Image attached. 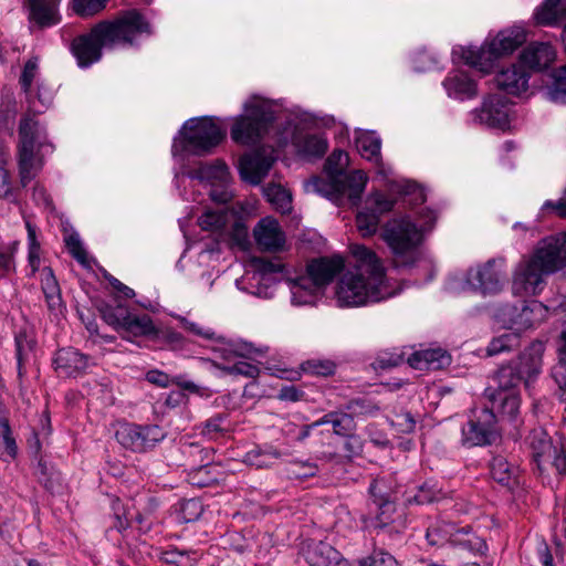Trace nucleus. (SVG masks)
<instances>
[{
	"label": "nucleus",
	"instance_id": "4468645a",
	"mask_svg": "<svg viewBox=\"0 0 566 566\" xmlns=\"http://www.w3.org/2000/svg\"><path fill=\"white\" fill-rule=\"evenodd\" d=\"M527 444L537 469L543 472L547 464L553 465L559 474H566V443L554 444L548 433L537 428L530 432Z\"/></svg>",
	"mask_w": 566,
	"mask_h": 566
},
{
	"label": "nucleus",
	"instance_id": "e433bc0d",
	"mask_svg": "<svg viewBox=\"0 0 566 566\" xmlns=\"http://www.w3.org/2000/svg\"><path fill=\"white\" fill-rule=\"evenodd\" d=\"M41 287L49 308L51 311L57 310L62 304V298L59 283L51 268L42 270Z\"/></svg>",
	"mask_w": 566,
	"mask_h": 566
},
{
	"label": "nucleus",
	"instance_id": "ddd939ff",
	"mask_svg": "<svg viewBox=\"0 0 566 566\" xmlns=\"http://www.w3.org/2000/svg\"><path fill=\"white\" fill-rule=\"evenodd\" d=\"M496 409L482 407L473 409L469 420L461 428V444L465 448L492 444L499 437Z\"/></svg>",
	"mask_w": 566,
	"mask_h": 566
},
{
	"label": "nucleus",
	"instance_id": "09e8293b",
	"mask_svg": "<svg viewBox=\"0 0 566 566\" xmlns=\"http://www.w3.org/2000/svg\"><path fill=\"white\" fill-rule=\"evenodd\" d=\"M441 491L436 488L433 484L424 483L422 484L418 492L407 499L408 504H428L434 501H438L441 495Z\"/></svg>",
	"mask_w": 566,
	"mask_h": 566
},
{
	"label": "nucleus",
	"instance_id": "49530a36",
	"mask_svg": "<svg viewBox=\"0 0 566 566\" xmlns=\"http://www.w3.org/2000/svg\"><path fill=\"white\" fill-rule=\"evenodd\" d=\"M359 566H400L394 555L382 548H375L368 556L358 559Z\"/></svg>",
	"mask_w": 566,
	"mask_h": 566
},
{
	"label": "nucleus",
	"instance_id": "864d4df0",
	"mask_svg": "<svg viewBox=\"0 0 566 566\" xmlns=\"http://www.w3.org/2000/svg\"><path fill=\"white\" fill-rule=\"evenodd\" d=\"M102 315L104 321L114 326L116 329H122L124 323L126 322V317H128L129 313L126 308L122 306L112 307L106 306L102 310Z\"/></svg>",
	"mask_w": 566,
	"mask_h": 566
},
{
	"label": "nucleus",
	"instance_id": "20e7f679",
	"mask_svg": "<svg viewBox=\"0 0 566 566\" xmlns=\"http://www.w3.org/2000/svg\"><path fill=\"white\" fill-rule=\"evenodd\" d=\"M348 164L347 153L336 149L326 160L325 169L328 180L319 177L313 178L306 185L307 189H312L336 205H343L347 199L352 206H357L367 184V176L361 170L345 172L344 168Z\"/></svg>",
	"mask_w": 566,
	"mask_h": 566
},
{
	"label": "nucleus",
	"instance_id": "ea45409f",
	"mask_svg": "<svg viewBox=\"0 0 566 566\" xmlns=\"http://www.w3.org/2000/svg\"><path fill=\"white\" fill-rule=\"evenodd\" d=\"M263 193L274 208L282 212H290L292 209L291 193L279 184H269L263 188Z\"/></svg>",
	"mask_w": 566,
	"mask_h": 566
},
{
	"label": "nucleus",
	"instance_id": "5701e85b",
	"mask_svg": "<svg viewBox=\"0 0 566 566\" xmlns=\"http://www.w3.org/2000/svg\"><path fill=\"white\" fill-rule=\"evenodd\" d=\"M449 97L464 101L478 95L476 83L467 71L454 70L449 72L442 82Z\"/></svg>",
	"mask_w": 566,
	"mask_h": 566
},
{
	"label": "nucleus",
	"instance_id": "de8ad7c7",
	"mask_svg": "<svg viewBox=\"0 0 566 566\" xmlns=\"http://www.w3.org/2000/svg\"><path fill=\"white\" fill-rule=\"evenodd\" d=\"M301 368L306 374L326 377L335 373L336 365L329 359H308Z\"/></svg>",
	"mask_w": 566,
	"mask_h": 566
},
{
	"label": "nucleus",
	"instance_id": "393cba45",
	"mask_svg": "<svg viewBox=\"0 0 566 566\" xmlns=\"http://www.w3.org/2000/svg\"><path fill=\"white\" fill-rule=\"evenodd\" d=\"M303 556L310 566H331L339 559V552L323 541H308L303 547Z\"/></svg>",
	"mask_w": 566,
	"mask_h": 566
},
{
	"label": "nucleus",
	"instance_id": "72a5a7b5",
	"mask_svg": "<svg viewBox=\"0 0 566 566\" xmlns=\"http://www.w3.org/2000/svg\"><path fill=\"white\" fill-rule=\"evenodd\" d=\"M120 331L123 332L124 338L130 339L132 336L153 335L156 332V327L149 316H132L129 314Z\"/></svg>",
	"mask_w": 566,
	"mask_h": 566
},
{
	"label": "nucleus",
	"instance_id": "338daca9",
	"mask_svg": "<svg viewBox=\"0 0 566 566\" xmlns=\"http://www.w3.org/2000/svg\"><path fill=\"white\" fill-rule=\"evenodd\" d=\"M224 421V417L222 415H216L214 417L208 419L202 428V433L205 436L212 437L216 433H219L223 430L222 423Z\"/></svg>",
	"mask_w": 566,
	"mask_h": 566
},
{
	"label": "nucleus",
	"instance_id": "4be33fe9",
	"mask_svg": "<svg viewBox=\"0 0 566 566\" xmlns=\"http://www.w3.org/2000/svg\"><path fill=\"white\" fill-rule=\"evenodd\" d=\"M528 81L530 73L521 63L501 70L495 76L497 87L515 96L527 91Z\"/></svg>",
	"mask_w": 566,
	"mask_h": 566
},
{
	"label": "nucleus",
	"instance_id": "b1692460",
	"mask_svg": "<svg viewBox=\"0 0 566 566\" xmlns=\"http://www.w3.org/2000/svg\"><path fill=\"white\" fill-rule=\"evenodd\" d=\"M556 52L547 42L528 44L521 53L520 62L524 67L541 71L548 67L555 60Z\"/></svg>",
	"mask_w": 566,
	"mask_h": 566
},
{
	"label": "nucleus",
	"instance_id": "69168bd1",
	"mask_svg": "<svg viewBox=\"0 0 566 566\" xmlns=\"http://www.w3.org/2000/svg\"><path fill=\"white\" fill-rule=\"evenodd\" d=\"M304 392L293 385L284 386L280 389L277 398L283 401L296 402L302 400Z\"/></svg>",
	"mask_w": 566,
	"mask_h": 566
},
{
	"label": "nucleus",
	"instance_id": "f03ea898",
	"mask_svg": "<svg viewBox=\"0 0 566 566\" xmlns=\"http://www.w3.org/2000/svg\"><path fill=\"white\" fill-rule=\"evenodd\" d=\"M153 34L151 24L136 9L120 12L113 21L97 23L88 33L76 36L71 50L81 67H87L102 57L104 46L134 44L142 35Z\"/></svg>",
	"mask_w": 566,
	"mask_h": 566
},
{
	"label": "nucleus",
	"instance_id": "cd10ccee",
	"mask_svg": "<svg viewBox=\"0 0 566 566\" xmlns=\"http://www.w3.org/2000/svg\"><path fill=\"white\" fill-rule=\"evenodd\" d=\"M377 507L376 515L365 520L366 526L376 531L379 535L388 533L389 537L398 535L399 532L394 530V514L396 513V503L375 504Z\"/></svg>",
	"mask_w": 566,
	"mask_h": 566
},
{
	"label": "nucleus",
	"instance_id": "8fccbe9b",
	"mask_svg": "<svg viewBox=\"0 0 566 566\" xmlns=\"http://www.w3.org/2000/svg\"><path fill=\"white\" fill-rule=\"evenodd\" d=\"M107 1L108 0H73V10L80 17H92L103 10Z\"/></svg>",
	"mask_w": 566,
	"mask_h": 566
},
{
	"label": "nucleus",
	"instance_id": "9b49d317",
	"mask_svg": "<svg viewBox=\"0 0 566 566\" xmlns=\"http://www.w3.org/2000/svg\"><path fill=\"white\" fill-rule=\"evenodd\" d=\"M180 140L175 138L171 151L174 156L188 153L205 156L224 138L221 128L208 117L188 119L179 132Z\"/></svg>",
	"mask_w": 566,
	"mask_h": 566
},
{
	"label": "nucleus",
	"instance_id": "79ce46f5",
	"mask_svg": "<svg viewBox=\"0 0 566 566\" xmlns=\"http://www.w3.org/2000/svg\"><path fill=\"white\" fill-rule=\"evenodd\" d=\"M492 478L503 485H509L516 474V468L511 465L502 455H496L490 463Z\"/></svg>",
	"mask_w": 566,
	"mask_h": 566
},
{
	"label": "nucleus",
	"instance_id": "1a4fd4ad",
	"mask_svg": "<svg viewBox=\"0 0 566 566\" xmlns=\"http://www.w3.org/2000/svg\"><path fill=\"white\" fill-rule=\"evenodd\" d=\"M345 268L339 255L319 258L307 265V274L291 281L292 303L294 305L314 304L322 287L329 284Z\"/></svg>",
	"mask_w": 566,
	"mask_h": 566
},
{
	"label": "nucleus",
	"instance_id": "7c9ffc66",
	"mask_svg": "<svg viewBox=\"0 0 566 566\" xmlns=\"http://www.w3.org/2000/svg\"><path fill=\"white\" fill-rule=\"evenodd\" d=\"M566 17V7L562 0H545L534 12L538 25H556Z\"/></svg>",
	"mask_w": 566,
	"mask_h": 566
},
{
	"label": "nucleus",
	"instance_id": "a18cd8bd",
	"mask_svg": "<svg viewBox=\"0 0 566 566\" xmlns=\"http://www.w3.org/2000/svg\"><path fill=\"white\" fill-rule=\"evenodd\" d=\"M228 214L223 209L207 210L198 220L199 226L206 231H219L227 223Z\"/></svg>",
	"mask_w": 566,
	"mask_h": 566
},
{
	"label": "nucleus",
	"instance_id": "f8f14e48",
	"mask_svg": "<svg viewBox=\"0 0 566 566\" xmlns=\"http://www.w3.org/2000/svg\"><path fill=\"white\" fill-rule=\"evenodd\" d=\"M548 307L542 302L532 300L522 306L501 304L494 312V318L503 327L514 333L525 332L541 325L548 317Z\"/></svg>",
	"mask_w": 566,
	"mask_h": 566
},
{
	"label": "nucleus",
	"instance_id": "6e6d98bb",
	"mask_svg": "<svg viewBox=\"0 0 566 566\" xmlns=\"http://www.w3.org/2000/svg\"><path fill=\"white\" fill-rule=\"evenodd\" d=\"M395 201L387 196L376 192L367 201V207L371 211H376L379 218L389 212L394 208Z\"/></svg>",
	"mask_w": 566,
	"mask_h": 566
},
{
	"label": "nucleus",
	"instance_id": "0e129e2a",
	"mask_svg": "<svg viewBox=\"0 0 566 566\" xmlns=\"http://www.w3.org/2000/svg\"><path fill=\"white\" fill-rule=\"evenodd\" d=\"M146 380L159 387L167 388L171 385L172 377L164 371L153 369L146 374Z\"/></svg>",
	"mask_w": 566,
	"mask_h": 566
},
{
	"label": "nucleus",
	"instance_id": "473e14b6",
	"mask_svg": "<svg viewBox=\"0 0 566 566\" xmlns=\"http://www.w3.org/2000/svg\"><path fill=\"white\" fill-rule=\"evenodd\" d=\"M192 179L207 181L211 185L216 182H224L229 179V170L226 164L214 161L213 164H205L190 174Z\"/></svg>",
	"mask_w": 566,
	"mask_h": 566
},
{
	"label": "nucleus",
	"instance_id": "4c0bfd02",
	"mask_svg": "<svg viewBox=\"0 0 566 566\" xmlns=\"http://www.w3.org/2000/svg\"><path fill=\"white\" fill-rule=\"evenodd\" d=\"M20 242L17 240L10 242L0 241V280L8 279L17 271L15 254L18 253Z\"/></svg>",
	"mask_w": 566,
	"mask_h": 566
},
{
	"label": "nucleus",
	"instance_id": "f3484780",
	"mask_svg": "<svg viewBox=\"0 0 566 566\" xmlns=\"http://www.w3.org/2000/svg\"><path fill=\"white\" fill-rule=\"evenodd\" d=\"M276 158L273 153L255 150L244 154L239 159V172L243 181L256 186L268 176Z\"/></svg>",
	"mask_w": 566,
	"mask_h": 566
},
{
	"label": "nucleus",
	"instance_id": "052dcab7",
	"mask_svg": "<svg viewBox=\"0 0 566 566\" xmlns=\"http://www.w3.org/2000/svg\"><path fill=\"white\" fill-rule=\"evenodd\" d=\"M210 198L217 203H227L232 199V191L228 187V181L216 182L211 185L209 191Z\"/></svg>",
	"mask_w": 566,
	"mask_h": 566
},
{
	"label": "nucleus",
	"instance_id": "13d9d810",
	"mask_svg": "<svg viewBox=\"0 0 566 566\" xmlns=\"http://www.w3.org/2000/svg\"><path fill=\"white\" fill-rule=\"evenodd\" d=\"M405 360L401 353H382L374 361L376 369H390L399 366Z\"/></svg>",
	"mask_w": 566,
	"mask_h": 566
},
{
	"label": "nucleus",
	"instance_id": "0eeeda50",
	"mask_svg": "<svg viewBox=\"0 0 566 566\" xmlns=\"http://www.w3.org/2000/svg\"><path fill=\"white\" fill-rule=\"evenodd\" d=\"M524 378L518 373L515 360L501 365L491 377L484 397L503 418L516 420L521 406L520 385Z\"/></svg>",
	"mask_w": 566,
	"mask_h": 566
},
{
	"label": "nucleus",
	"instance_id": "f704fd0d",
	"mask_svg": "<svg viewBox=\"0 0 566 566\" xmlns=\"http://www.w3.org/2000/svg\"><path fill=\"white\" fill-rule=\"evenodd\" d=\"M521 345L517 333H503L493 337L485 348V355L489 357L499 356L517 349Z\"/></svg>",
	"mask_w": 566,
	"mask_h": 566
},
{
	"label": "nucleus",
	"instance_id": "603ef678",
	"mask_svg": "<svg viewBox=\"0 0 566 566\" xmlns=\"http://www.w3.org/2000/svg\"><path fill=\"white\" fill-rule=\"evenodd\" d=\"M15 355L18 360L19 371L22 368V364L32 352L34 342L27 335L25 332H20L15 335Z\"/></svg>",
	"mask_w": 566,
	"mask_h": 566
},
{
	"label": "nucleus",
	"instance_id": "37998d69",
	"mask_svg": "<svg viewBox=\"0 0 566 566\" xmlns=\"http://www.w3.org/2000/svg\"><path fill=\"white\" fill-rule=\"evenodd\" d=\"M557 364L552 369V377L562 390L566 389V329L560 334L557 345Z\"/></svg>",
	"mask_w": 566,
	"mask_h": 566
},
{
	"label": "nucleus",
	"instance_id": "c85d7f7f",
	"mask_svg": "<svg viewBox=\"0 0 566 566\" xmlns=\"http://www.w3.org/2000/svg\"><path fill=\"white\" fill-rule=\"evenodd\" d=\"M318 423L321 426L331 424L335 434L356 441V437L353 434L356 429V422L354 417L347 412L331 411L321 417Z\"/></svg>",
	"mask_w": 566,
	"mask_h": 566
},
{
	"label": "nucleus",
	"instance_id": "4d7b16f0",
	"mask_svg": "<svg viewBox=\"0 0 566 566\" xmlns=\"http://www.w3.org/2000/svg\"><path fill=\"white\" fill-rule=\"evenodd\" d=\"M38 74V60L30 59L25 62L22 74L20 76V85L24 93L29 94L32 83Z\"/></svg>",
	"mask_w": 566,
	"mask_h": 566
},
{
	"label": "nucleus",
	"instance_id": "3c124183",
	"mask_svg": "<svg viewBox=\"0 0 566 566\" xmlns=\"http://www.w3.org/2000/svg\"><path fill=\"white\" fill-rule=\"evenodd\" d=\"M217 367L228 375H241L248 378H256L260 374V369L256 365L243 360L228 366L217 365Z\"/></svg>",
	"mask_w": 566,
	"mask_h": 566
},
{
	"label": "nucleus",
	"instance_id": "bb28decb",
	"mask_svg": "<svg viewBox=\"0 0 566 566\" xmlns=\"http://www.w3.org/2000/svg\"><path fill=\"white\" fill-rule=\"evenodd\" d=\"M408 363L416 369H440L450 364V355L441 348L424 349L413 353Z\"/></svg>",
	"mask_w": 566,
	"mask_h": 566
},
{
	"label": "nucleus",
	"instance_id": "e2e57ef3",
	"mask_svg": "<svg viewBox=\"0 0 566 566\" xmlns=\"http://www.w3.org/2000/svg\"><path fill=\"white\" fill-rule=\"evenodd\" d=\"M66 247L70 253L81 263L86 260V252L82 247L81 240L77 234H71L65 239Z\"/></svg>",
	"mask_w": 566,
	"mask_h": 566
},
{
	"label": "nucleus",
	"instance_id": "5fc2aeb1",
	"mask_svg": "<svg viewBox=\"0 0 566 566\" xmlns=\"http://www.w3.org/2000/svg\"><path fill=\"white\" fill-rule=\"evenodd\" d=\"M203 512V507L200 501L196 499H189L181 503L180 515L184 522L189 523L198 520Z\"/></svg>",
	"mask_w": 566,
	"mask_h": 566
},
{
	"label": "nucleus",
	"instance_id": "bf43d9fd",
	"mask_svg": "<svg viewBox=\"0 0 566 566\" xmlns=\"http://www.w3.org/2000/svg\"><path fill=\"white\" fill-rule=\"evenodd\" d=\"M157 506V501L153 497H149L147 507L144 509V512H137L135 516H132V520L136 521L140 530L145 532L149 531L151 527V521H149V516L155 512Z\"/></svg>",
	"mask_w": 566,
	"mask_h": 566
},
{
	"label": "nucleus",
	"instance_id": "6e6552de",
	"mask_svg": "<svg viewBox=\"0 0 566 566\" xmlns=\"http://www.w3.org/2000/svg\"><path fill=\"white\" fill-rule=\"evenodd\" d=\"M276 105L261 96H252L244 103V113L235 118L231 128L232 139L242 145L259 143L275 119Z\"/></svg>",
	"mask_w": 566,
	"mask_h": 566
},
{
	"label": "nucleus",
	"instance_id": "2eb2a0df",
	"mask_svg": "<svg viewBox=\"0 0 566 566\" xmlns=\"http://www.w3.org/2000/svg\"><path fill=\"white\" fill-rule=\"evenodd\" d=\"M505 259L494 258L482 264L470 268L465 274V283L470 291L482 295L499 294L505 283Z\"/></svg>",
	"mask_w": 566,
	"mask_h": 566
},
{
	"label": "nucleus",
	"instance_id": "2f4dec72",
	"mask_svg": "<svg viewBox=\"0 0 566 566\" xmlns=\"http://www.w3.org/2000/svg\"><path fill=\"white\" fill-rule=\"evenodd\" d=\"M396 489L392 478L381 476L373 480L368 493L374 504L396 503Z\"/></svg>",
	"mask_w": 566,
	"mask_h": 566
},
{
	"label": "nucleus",
	"instance_id": "58836bf2",
	"mask_svg": "<svg viewBox=\"0 0 566 566\" xmlns=\"http://www.w3.org/2000/svg\"><path fill=\"white\" fill-rule=\"evenodd\" d=\"M356 147L364 158L376 163L379 160L381 140L375 133H360L356 138Z\"/></svg>",
	"mask_w": 566,
	"mask_h": 566
},
{
	"label": "nucleus",
	"instance_id": "7ed1b4c3",
	"mask_svg": "<svg viewBox=\"0 0 566 566\" xmlns=\"http://www.w3.org/2000/svg\"><path fill=\"white\" fill-rule=\"evenodd\" d=\"M566 268V232L549 235L541 241L528 255L516 264L512 275L514 295H538L546 282L545 276Z\"/></svg>",
	"mask_w": 566,
	"mask_h": 566
},
{
	"label": "nucleus",
	"instance_id": "a211bd4d",
	"mask_svg": "<svg viewBox=\"0 0 566 566\" xmlns=\"http://www.w3.org/2000/svg\"><path fill=\"white\" fill-rule=\"evenodd\" d=\"M472 116L476 123L505 129L509 126L510 105L504 96L493 94L484 98L481 108L475 109Z\"/></svg>",
	"mask_w": 566,
	"mask_h": 566
},
{
	"label": "nucleus",
	"instance_id": "39448f33",
	"mask_svg": "<svg viewBox=\"0 0 566 566\" xmlns=\"http://www.w3.org/2000/svg\"><path fill=\"white\" fill-rule=\"evenodd\" d=\"M436 219L432 210H423L417 222L401 218L386 224L381 237L390 248L397 268H411L419 261L420 252L417 248L423 234L433 228Z\"/></svg>",
	"mask_w": 566,
	"mask_h": 566
},
{
	"label": "nucleus",
	"instance_id": "c03bdc74",
	"mask_svg": "<svg viewBox=\"0 0 566 566\" xmlns=\"http://www.w3.org/2000/svg\"><path fill=\"white\" fill-rule=\"evenodd\" d=\"M379 220V214L376 211H371L368 207L356 216L357 228L364 237L373 235L377 231Z\"/></svg>",
	"mask_w": 566,
	"mask_h": 566
},
{
	"label": "nucleus",
	"instance_id": "680f3d73",
	"mask_svg": "<svg viewBox=\"0 0 566 566\" xmlns=\"http://www.w3.org/2000/svg\"><path fill=\"white\" fill-rule=\"evenodd\" d=\"M188 401V396L182 390H172L165 395L163 400V407L165 410H172Z\"/></svg>",
	"mask_w": 566,
	"mask_h": 566
},
{
	"label": "nucleus",
	"instance_id": "f257e3e1",
	"mask_svg": "<svg viewBox=\"0 0 566 566\" xmlns=\"http://www.w3.org/2000/svg\"><path fill=\"white\" fill-rule=\"evenodd\" d=\"M349 250L353 266L340 276L335 291L339 307L364 306L399 294L400 289L394 287L375 251L363 244H352Z\"/></svg>",
	"mask_w": 566,
	"mask_h": 566
},
{
	"label": "nucleus",
	"instance_id": "774afa93",
	"mask_svg": "<svg viewBox=\"0 0 566 566\" xmlns=\"http://www.w3.org/2000/svg\"><path fill=\"white\" fill-rule=\"evenodd\" d=\"M181 324L185 329H187L188 332H190L197 336L203 337L206 339H212L214 337V332L212 329L203 328V327L199 326L197 323H193L186 318H182Z\"/></svg>",
	"mask_w": 566,
	"mask_h": 566
},
{
	"label": "nucleus",
	"instance_id": "c9c22d12",
	"mask_svg": "<svg viewBox=\"0 0 566 566\" xmlns=\"http://www.w3.org/2000/svg\"><path fill=\"white\" fill-rule=\"evenodd\" d=\"M296 148L304 157H322L327 150V142L321 135L307 134L296 140Z\"/></svg>",
	"mask_w": 566,
	"mask_h": 566
},
{
	"label": "nucleus",
	"instance_id": "dca6fc26",
	"mask_svg": "<svg viewBox=\"0 0 566 566\" xmlns=\"http://www.w3.org/2000/svg\"><path fill=\"white\" fill-rule=\"evenodd\" d=\"M166 437L165 430L157 424L140 426L129 423L116 432L118 442L133 451L143 452L154 448Z\"/></svg>",
	"mask_w": 566,
	"mask_h": 566
},
{
	"label": "nucleus",
	"instance_id": "423d86ee",
	"mask_svg": "<svg viewBox=\"0 0 566 566\" xmlns=\"http://www.w3.org/2000/svg\"><path fill=\"white\" fill-rule=\"evenodd\" d=\"M19 175L23 187L35 178L43 166L40 153L52 151L53 145L46 143V132L30 115L21 118L19 124Z\"/></svg>",
	"mask_w": 566,
	"mask_h": 566
},
{
	"label": "nucleus",
	"instance_id": "a19ab883",
	"mask_svg": "<svg viewBox=\"0 0 566 566\" xmlns=\"http://www.w3.org/2000/svg\"><path fill=\"white\" fill-rule=\"evenodd\" d=\"M545 96L556 104H566V65L553 73V83L546 87Z\"/></svg>",
	"mask_w": 566,
	"mask_h": 566
},
{
	"label": "nucleus",
	"instance_id": "9d476101",
	"mask_svg": "<svg viewBox=\"0 0 566 566\" xmlns=\"http://www.w3.org/2000/svg\"><path fill=\"white\" fill-rule=\"evenodd\" d=\"M526 40L523 29L504 30L481 48H460L461 59L471 67L488 73L502 55L512 53Z\"/></svg>",
	"mask_w": 566,
	"mask_h": 566
},
{
	"label": "nucleus",
	"instance_id": "a878e982",
	"mask_svg": "<svg viewBox=\"0 0 566 566\" xmlns=\"http://www.w3.org/2000/svg\"><path fill=\"white\" fill-rule=\"evenodd\" d=\"M32 22L40 28H48L60 22L57 6L60 0H28Z\"/></svg>",
	"mask_w": 566,
	"mask_h": 566
},
{
	"label": "nucleus",
	"instance_id": "412c9836",
	"mask_svg": "<svg viewBox=\"0 0 566 566\" xmlns=\"http://www.w3.org/2000/svg\"><path fill=\"white\" fill-rule=\"evenodd\" d=\"M53 364L55 370L66 377H76L94 365L90 356L72 347L59 349L54 356Z\"/></svg>",
	"mask_w": 566,
	"mask_h": 566
},
{
	"label": "nucleus",
	"instance_id": "6ab92c4d",
	"mask_svg": "<svg viewBox=\"0 0 566 566\" xmlns=\"http://www.w3.org/2000/svg\"><path fill=\"white\" fill-rule=\"evenodd\" d=\"M544 352L545 344L541 340H534L518 355L517 359H514L527 389L542 373Z\"/></svg>",
	"mask_w": 566,
	"mask_h": 566
},
{
	"label": "nucleus",
	"instance_id": "c756f323",
	"mask_svg": "<svg viewBox=\"0 0 566 566\" xmlns=\"http://www.w3.org/2000/svg\"><path fill=\"white\" fill-rule=\"evenodd\" d=\"M282 455L283 452L275 446L265 443L248 451L244 455V462L258 469L269 468L281 459Z\"/></svg>",
	"mask_w": 566,
	"mask_h": 566
},
{
	"label": "nucleus",
	"instance_id": "aec40b11",
	"mask_svg": "<svg viewBox=\"0 0 566 566\" xmlns=\"http://www.w3.org/2000/svg\"><path fill=\"white\" fill-rule=\"evenodd\" d=\"M256 245L262 251L275 252L283 249L285 234L276 219L262 218L253 229Z\"/></svg>",
	"mask_w": 566,
	"mask_h": 566
}]
</instances>
